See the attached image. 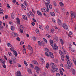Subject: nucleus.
Returning <instances> with one entry per match:
<instances>
[{"label": "nucleus", "mask_w": 76, "mask_h": 76, "mask_svg": "<svg viewBox=\"0 0 76 76\" xmlns=\"http://www.w3.org/2000/svg\"><path fill=\"white\" fill-rule=\"evenodd\" d=\"M45 4L47 7V8L46 7H44L43 8H42L41 9V10H42V12H48L49 11V9L48 8V5H49V3L48 2H45Z\"/></svg>", "instance_id": "1"}, {"label": "nucleus", "mask_w": 76, "mask_h": 76, "mask_svg": "<svg viewBox=\"0 0 76 76\" xmlns=\"http://www.w3.org/2000/svg\"><path fill=\"white\" fill-rule=\"evenodd\" d=\"M62 26L64 29H65L66 30H67V29H68V28H69V27L68 26H67V24H66V23H62Z\"/></svg>", "instance_id": "2"}, {"label": "nucleus", "mask_w": 76, "mask_h": 76, "mask_svg": "<svg viewBox=\"0 0 76 76\" xmlns=\"http://www.w3.org/2000/svg\"><path fill=\"white\" fill-rule=\"evenodd\" d=\"M50 66L51 67L52 69H55V68H56V67H57V65L56 64L54 63H51L50 64Z\"/></svg>", "instance_id": "3"}, {"label": "nucleus", "mask_w": 76, "mask_h": 76, "mask_svg": "<svg viewBox=\"0 0 76 76\" xmlns=\"http://www.w3.org/2000/svg\"><path fill=\"white\" fill-rule=\"evenodd\" d=\"M53 39L55 42H58V37H57L56 36H54L53 37Z\"/></svg>", "instance_id": "4"}, {"label": "nucleus", "mask_w": 76, "mask_h": 76, "mask_svg": "<svg viewBox=\"0 0 76 76\" xmlns=\"http://www.w3.org/2000/svg\"><path fill=\"white\" fill-rule=\"evenodd\" d=\"M35 70H36V72H37V73H39V71L40 70V69L38 67L36 66L34 68Z\"/></svg>", "instance_id": "5"}, {"label": "nucleus", "mask_w": 76, "mask_h": 76, "mask_svg": "<svg viewBox=\"0 0 76 76\" xmlns=\"http://www.w3.org/2000/svg\"><path fill=\"white\" fill-rule=\"evenodd\" d=\"M76 13L74 12L73 13H72L71 15V18H76Z\"/></svg>", "instance_id": "6"}, {"label": "nucleus", "mask_w": 76, "mask_h": 76, "mask_svg": "<svg viewBox=\"0 0 76 76\" xmlns=\"http://www.w3.org/2000/svg\"><path fill=\"white\" fill-rule=\"evenodd\" d=\"M23 17L24 20H28V18H27V17H26L25 15H23Z\"/></svg>", "instance_id": "7"}, {"label": "nucleus", "mask_w": 76, "mask_h": 76, "mask_svg": "<svg viewBox=\"0 0 76 76\" xmlns=\"http://www.w3.org/2000/svg\"><path fill=\"white\" fill-rule=\"evenodd\" d=\"M58 48L57 46L56 45H54L53 47H52V48L54 50H57V48Z\"/></svg>", "instance_id": "8"}, {"label": "nucleus", "mask_w": 76, "mask_h": 76, "mask_svg": "<svg viewBox=\"0 0 76 76\" xmlns=\"http://www.w3.org/2000/svg\"><path fill=\"white\" fill-rule=\"evenodd\" d=\"M20 31L21 33H23V30L22 29H23V26L21 25L20 27Z\"/></svg>", "instance_id": "9"}, {"label": "nucleus", "mask_w": 76, "mask_h": 76, "mask_svg": "<svg viewBox=\"0 0 76 76\" xmlns=\"http://www.w3.org/2000/svg\"><path fill=\"white\" fill-rule=\"evenodd\" d=\"M28 72L29 74H32V70L28 68L27 69Z\"/></svg>", "instance_id": "10"}, {"label": "nucleus", "mask_w": 76, "mask_h": 76, "mask_svg": "<svg viewBox=\"0 0 76 76\" xmlns=\"http://www.w3.org/2000/svg\"><path fill=\"white\" fill-rule=\"evenodd\" d=\"M72 75H76V72H75V69H72Z\"/></svg>", "instance_id": "11"}, {"label": "nucleus", "mask_w": 76, "mask_h": 76, "mask_svg": "<svg viewBox=\"0 0 76 76\" xmlns=\"http://www.w3.org/2000/svg\"><path fill=\"white\" fill-rule=\"evenodd\" d=\"M28 49L29 50H30V51H33V49H32V48L31 47V46L30 45H28Z\"/></svg>", "instance_id": "12"}, {"label": "nucleus", "mask_w": 76, "mask_h": 76, "mask_svg": "<svg viewBox=\"0 0 76 76\" xmlns=\"http://www.w3.org/2000/svg\"><path fill=\"white\" fill-rule=\"evenodd\" d=\"M58 23L60 26L62 25V24L61 23V20H60L59 19H58Z\"/></svg>", "instance_id": "13"}, {"label": "nucleus", "mask_w": 76, "mask_h": 76, "mask_svg": "<svg viewBox=\"0 0 76 76\" xmlns=\"http://www.w3.org/2000/svg\"><path fill=\"white\" fill-rule=\"evenodd\" d=\"M16 20L17 23H18V24H20V20L19 18H17L16 19Z\"/></svg>", "instance_id": "14"}, {"label": "nucleus", "mask_w": 76, "mask_h": 76, "mask_svg": "<svg viewBox=\"0 0 76 76\" xmlns=\"http://www.w3.org/2000/svg\"><path fill=\"white\" fill-rule=\"evenodd\" d=\"M13 35L12 36L14 37H18V34L16 33L13 32Z\"/></svg>", "instance_id": "15"}, {"label": "nucleus", "mask_w": 76, "mask_h": 76, "mask_svg": "<svg viewBox=\"0 0 76 76\" xmlns=\"http://www.w3.org/2000/svg\"><path fill=\"white\" fill-rule=\"evenodd\" d=\"M11 18L12 19H14V18H15V14L14 13L12 12L11 14Z\"/></svg>", "instance_id": "16"}, {"label": "nucleus", "mask_w": 76, "mask_h": 76, "mask_svg": "<svg viewBox=\"0 0 76 76\" xmlns=\"http://www.w3.org/2000/svg\"><path fill=\"white\" fill-rule=\"evenodd\" d=\"M13 54L15 56V57H17L18 56V54L17 53V52L16 51L14 50L13 51Z\"/></svg>", "instance_id": "17"}, {"label": "nucleus", "mask_w": 76, "mask_h": 76, "mask_svg": "<svg viewBox=\"0 0 76 76\" xmlns=\"http://www.w3.org/2000/svg\"><path fill=\"white\" fill-rule=\"evenodd\" d=\"M4 11H3V10L2 9L0 8V14H2L3 15V12Z\"/></svg>", "instance_id": "18"}, {"label": "nucleus", "mask_w": 76, "mask_h": 76, "mask_svg": "<svg viewBox=\"0 0 76 76\" xmlns=\"http://www.w3.org/2000/svg\"><path fill=\"white\" fill-rule=\"evenodd\" d=\"M50 14L52 16H55V13H54V12H51Z\"/></svg>", "instance_id": "19"}, {"label": "nucleus", "mask_w": 76, "mask_h": 76, "mask_svg": "<svg viewBox=\"0 0 76 76\" xmlns=\"http://www.w3.org/2000/svg\"><path fill=\"white\" fill-rule=\"evenodd\" d=\"M67 63L68 64H70V66L72 65V63H70V61L68 60V61H67Z\"/></svg>", "instance_id": "20"}, {"label": "nucleus", "mask_w": 76, "mask_h": 76, "mask_svg": "<svg viewBox=\"0 0 76 76\" xmlns=\"http://www.w3.org/2000/svg\"><path fill=\"white\" fill-rule=\"evenodd\" d=\"M21 7L23 9H24V10H26V7H25L24 6V5H23V4H21Z\"/></svg>", "instance_id": "21"}, {"label": "nucleus", "mask_w": 76, "mask_h": 76, "mask_svg": "<svg viewBox=\"0 0 76 76\" xmlns=\"http://www.w3.org/2000/svg\"><path fill=\"white\" fill-rule=\"evenodd\" d=\"M0 30L1 29H3V25H2V23H1L0 24Z\"/></svg>", "instance_id": "22"}, {"label": "nucleus", "mask_w": 76, "mask_h": 76, "mask_svg": "<svg viewBox=\"0 0 76 76\" xmlns=\"http://www.w3.org/2000/svg\"><path fill=\"white\" fill-rule=\"evenodd\" d=\"M37 13L38 15H39V16H41L42 15V14L41 13L40 11H37Z\"/></svg>", "instance_id": "23"}, {"label": "nucleus", "mask_w": 76, "mask_h": 76, "mask_svg": "<svg viewBox=\"0 0 76 76\" xmlns=\"http://www.w3.org/2000/svg\"><path fill=\"white\" fill-rule=\"evenodd\" d=\"M49 26H48V25H47L46 27H45V29H46V30H47V31H48V30H49Z\"/></svg>", "instance_id": "24"}, {"label": "nucleus", "mask_w": 76, "mask_h": 76, "mask_svg": "<svg viewBox=\"0 0 76 76\" xmlns=\"http://www.w3.org/2000/svg\"><path fill=\"white\" fill-rule=\"evenodd\" d=\"M29 12L31 15L32 16V17H33V18H34V13H32V12L31 11H30Z\"/></svg>", "instance_id": "25"}, {"label": "nucleus", "mask_w": 76, "mask_h": 76, "mask_svg": "<svg viewBox=\"0 0 76 76\" xmlns=\"http://www.w3.org/2000/svg\"><path fill=\"white\" fill-rule=\"evenodd\" d=\"M59 54H60L61 56H63V53L61 51V50H59Z\"/></svg>", "instance_id": "26"}, {"label": "nucleus", "mask_w": 76, "mask_h": 76, "mask_svg": "<svg viewBox=\"0 0 76 76\" xmlns=\"http://www.w3.org/2000/svg\"><path fill=\"white\" fill-rule=\"evenodd\" d=\"M53 70H55V71H56V72H58V68H57L56 67Z\"/></svg>", "instance_id": "27"}, {"label": "nucleus", "mask_w": 76, "mask_h": 76, "mask_svg": "<svg viewBox=\"0 0 76 76\" xmlns=\"http://www.w3.org/2000/svg\"><path fill=\"white\" fill-rule=\"evenodd\" d=\"M11 30H12V31H14L15 30V27L12 26L11 27Z\"/></svg>", "instance_id": "28"}, {"label": "nucleus", "mask_w": 76, "mask_h": 76, "mask_svg": "<svg viewBox=\"0 0 76 76\" xmlns=\"http://www.w3.org/2000/svg\"><path fill=\"white\" fill-rule=\"evenodd\" d=\"M7 45L9 47H12V45L10 43H8L7 44Z\"/></svg>", "instance_id": "29"}, {"label": "nucleus", "mask_w": 76, "mask_h": 76, "mask_svg": "<svg viewBox=\"0 0 76 76\" xmlns=\"http://www.w3.org/2000/svg\"><path fill=\"white\" fill-rule=\"evenodd\" d=\"M60 41L61 42V44H62V45H63V44H64V42H63V40H62V39H60Z\"/></svg>", "instance_id": "30"}, {"label": "nucleus", "mask_w": 76, "mask_h": 76, "mask_svg": "<svg viewBox=\"0 0 76 76\" xmlns=\"http://www.w3.org/2000/svg\"><path fill=\"white\" fill-rule=\"evenodd\" d=\"M49 56L51 57V58H54V55H53V54H52L51 55H49Z\"/></svg>", "instance_id": "31"}, {"label": "nucleus", "mask_w": 76, "mask_h": 76, "mask_svg": "<svg viewBox=\"0 0 76 76\" xmlns=\"http://www.w3.org/2000/svg\"><path fill=\"white\" fill-rule=\"evenodd\" d=\"M39 28L42 30H44V29L43 28L42 26L41 25H40L39 26Z\"/></svg>", "instance_id": "32"}, {"label": "nucleus", "mask_w": 76, "mask_h": 76, "mask_svg": "<svg viewBox=\"0 0 76 76\" xmlns=\"http://www.w3.org/2000/svg\"><path fill=\"white\" fill-rule=\"evenodd\" d=\"M45 54L46 56H47V57H49V55H48V54L47 52H45Z\"/></svg>", "instance_id": "33"}, {"label": "nucleus", "mask_w": 76, "mask_h": 76, "mask_svg": "<svg viewBox=\"0 0 76 76\" xmlns=\"http://www.w3.org/2000/svg\"><path fill=\"white\" fill-rule=\"evenodd\" d=\"M50 42L51 44H53V43H54V42L52 40H50Z\"/></svg>", "instance_id": "34"}, {"label": "nucleus", "mask_w": 76, "mask_h": 76, "mask_svg": "<svg viewBox=\"0 0 76 76\" xmlns=\"http://www.w3.org/2000/svg\"><path fill=\"white\" fill-rule=\"evenodd\" d=\"M53 4L54 6H57V3H56V2L53 1Z\"/></svg>", "instance_id": "35"}, {"label": "nucleus", "mask_w": 76, "mask_h": 76, "mask_svg": "<svg viewBox=\"0 0 76 76\" xmlns=\"http://www.w3.org/2000/svg\"><path fill=\"white\" fill-rule=\"evenodd\" d=\"M24 4L26 6H28V3H27V2L26 1H24Z\"/></svg>", "instance_id": "36"}, {"label": "nucleus", "mask_w": 76, "mask_h": 76, "mask_svg": "<svg viewBox=\"0 0 76 76\" xmlns=\"http://www.w3.org/2000/svg\"><path fill=\"white\" fill-rule=\"evenodd\" d=\"M45 51H47V53H49V52H50V51L49 50V49H47V48H45Z\"/></svg>", "instance_id": "37"}, {"label": "nucleus", "mask_w": 76, "mask_h": 76, "mask_svg": "<svg viewBox=\"0 0 76 76\" xmlns=\"http://www.w3.org/2000/svg\"><path fill=\"white\" fill-rule=\"evenodd\" d=\"M34 64H38V62L37 61H34Z\"/></svg>", "instance_id": "38"}, {"label": "nucleus", "mask_w": 76, "mask_h": 76, "mask_svg": "<svg viewBox=\"0 0 76 76\" xmlns=\"http://www.w3.org/2000/svg\"><path fill=\"white\" fill-rule=\"evenodd\" d=\"M46 68H47V69L48 68V67H49V64H48V63H47L46 64Z\"/></svg>", "instance_id": "39"}, {"label": "nucleus", "mask_w": 76, "mask_h": 76, "mask_svg": "<svg viewBox=\"0 0 76 76\" xmlns=\"http://www.w3.org/2000/svg\"><path fill=\"white\" fill-rule=\"evenodd\" d=\"M8 54L9 55V56H13L12 53L11 52H8Z\"/></svg>", "instance_id": "40"}, {"label": "nucleus", "mask_w": 76, "mask_h": 76, "mask_svg": "<svg viewBox=\"0 0 76 76\" xmlns=\"http://www.w3.org/2000/svg\"><path fill=\"white\" fill-rule=\"evenodd\" d=\"M71 66H70V64L69 65L68 64L67 66V67L68 69H70V67Z\"/></svg>", "instance_id": "41"}, {"label": "nucleus", "mask_w": 76, "mask_h": 76, "mask_svg": "<svg viewBox=\"0 0 76 76\" xmlns=\"http://www.w3.org/2000/svg\"><path fill=\"white\" fill-rule=\"evenodd\" d=\"M61 59L63 61L64 60V56L63 55H61Z\"/></svg>", "instance_id": "42"}, {"label": "nucleus", "mask_w": 76, "mask_h": 76, "mask_svg": "<svg viewBox=\"0 0 76 76\" xmlns=\"http://www.w3.org/2000/svg\"><path fill=\"white\" fill-rule=\"evenodd\" d=\"M38 44L39 45H41V43L40 41H38Z\"/></svg>", "instance_id": "43"}, {"label": "nucleus", "mask_w": 76, "mask_h": 76, "mask_svg": "<svg viewBox=\"0 0 76 76\" xmlns=\"http://www.w3.org/2000/svg\"><path fill=\"white\" fill-rule=\"evenodd\" d=\"M71 22L72 23H73V17H71Z\"/></svg>", "instance_id": "44"}, {"label": "nucleus", "mask_w": 76, "mask_h": 76, "mask_svg": "<svg viewBox=\"0 0 76 76\" xmlns=\"http://www.w3.org/2000/svg\"><path fill=\"white\" fill-rule=\"evenodd\" d=\"M60 5L61 6H63L64 5L61 2H60Z\"/></svg>", "instance_id": "45"}, {"label": "nucleus", "mask_w": 76, "mask_h": 76, "mask_svg": "<svg viewBox=\"0 0 76 76\" xmlns=\"http://www.w3.org/2000/svg\"><path fill=\"white\" fill-rule=\"evenodd\" d=\"M10 64H13V62H12V60H10Z\"/></svg>", "instance_id": "46"}, {"label": "nucleus", "mask_w": 76, "mask_h": 76, "mask_svg": "<svg viewBox=\"0 0 76 76\" xmlns=\"http://www.w3.org/2000/svg\"><path fill=\"white\" fill-rule=\"evenodd\" d=\"M24 64H25V65L26 66H28V64H27V62H26V61H24Z\"/></svg>", "instance_id": "47"}, {"label": "nucleus", "mask_w": 76, "mask_h": 76, "mask_svg": "<svg viewBox=\"0 0 76 76\" xmlns=\"http://www.w3.org/2000/svg\"><path fill=\"white\" fill-rule=\"evenodd\" d=\"M23 54H24L25 53H26V50L24 49L23 50Z\"/></svg>", "instance_id": "48"}, {"label": "nucleus", "mask_w": 76, "mask_h": 76, "mask_svg": "<svg viewBox=\"0 0 76 76\" xmlns=\"http://www.w3.org/2000/svg\"><path fill=\"white\" fill-rule=\"evenodd\" d=\"M16 39L17 40V41H20V39L19 38V37H17L16 38Z\"/></svg>", "instance_id": "49"}, {"label": "nucleus", "mask_w": 76, "mask_h": 76, "mask_svg": "<svg viewBox=\"0 0 76 76\" xmlns=\"http://www.w3.org/2000/svg\"><path fill=\"white\" fill-rule=\"evenodd\" d=\"M60 74H61L62 75H63V73L61 70H60Z\"/></svg>", "instance_id": "50"}, {"label": "nucleus", "mask_w": 76, "mask_h": 76, "mask_svg": "<svg viewBox=\"0 0 76 76\" xmlns=\"http://www.w3.org/2000/svg\"><path fill=\"white\" fill-rule=\"evenodd\" d=\"M52 20L53 22H54V23H56V20H55V19H53Z\"/></svg>", "instance_id": "51"}, {"label": "nucleus", "mask_w": 76, "mask_h": 76, "mask_svg": "<svg viewBox=\"0 0 76 76\" xmlns=\"http://www.w3.org/2000/svg\"><path fill=\"white\" fill-rule=\"evenodd\" d=\"M9 23L10 25H13V22L11 21Z\"/></svg>", "instance_id": "52"}, {"label": "nucleus", "mask_w": 76, "mask_h": 76, "mask_svg": "<svg viewBox=\"0 0 76 76\" xmlns=\"http://www.w3.org/2000/svg\"><path fill=\"white\" fill-rule=\"evenodd\" d=\"M33 40H34V41H36V38H35V37H33Z\"/></svg>", "instance_id": "53"}, {"label": "nucleus", "mask_w": 76, "mask_h": 76, "mask_svg": "<svg viewBox=\"0 0 76 76\" xmlns=\"http://www.w3.org/2000/svg\"><path fill=\"white\" fill-rule=\"evenodd\" d=\"M20 44H21V45H23V44H24V42H20Z\"/></svg>", "instance_id": "54"}, {"label": "nucleus", "mask_w": 76, "mask_h": 76, "mask_svg": "<svg viewBox=\"0 0 76 76\" xmlns=\"http://www.w3.org/2000/svg\"><path fill=\"white\" fill-rule=\"evenodd\" d=\"M5 18L6 19H8V18H9V16L8 15H6L5 16Z\"/></svg>", "instance_id": "55"}, {"label": "nucleus", "mask_w": 76, "mask_h": 76, "mask_svg": "<svg viewBox=\"0 0 76 76\" xmlns=\"http://www.w3.org/2000/svg\"><path fill=\"white\" fill-rule=\"evenodd\" d=\"M56 76H60V74L58 73H57L56 74Z\"/></svg>", "instance_id": "56"}, {"label": "nucleus", "mask_w": 76, "mask_h": 76, "mask_svg": "<svg viewBox=\"0 0 76 76\" xmlns=\"http://www.w3.org/2000/svg\"><path fill=\"white\" fill-rule=\"evenodd\" d=\"M66 59H67V60H69V56H66Z\"/></svg>", "instance_id": "57"}, {"label": "nucleus", "mask_w": 76, "mask_h": 76, "mask_svg": "<svg viewBox=\"0 0 76 76\" xmlns=\"http://www.w3.org/2000/svg\"><path fill=\"white\" fill-rule=\"evenodd\" d=\"M30 66L31 67V68H32V69H33V68H34V66L33 65H32V64H31Z\"/></svg>", "instance_id": "58"}, {"label": "nucleus", "mask_w": 76, "mask_h": 76, "mask_svg": "<svg viewBox=\"0 0 76 76\" xmlns=\"http://www.w3.org/2000/svg\"><path fill=\"white\" fill-rule=\"evenodd\" d=\"M3 67H4V68H6V65L4 64L3 65Z\"/></svg>", "instance_id": "59"}, {"label": "nucleus", "mask_w": 76, "mask_h": 76, "mask_svg": "<svg viewBox=\"0 0 76 76\" xmlns=\"http://www.w3.org/2000/svg\"><path fill=\"white\" fill-rule=\"evenodd\" d=\"M49 7L50 9H52V5H50L49 6Z\"/></svg>", "instance_id": "60"}, {"label": "nucleus", "mask_w": 76, "mask_h": 76, "mask_svg": "<svg viewBox=\"0 0 76 76\" xmlns=\"http://www.w3.org/2000/svg\"><path fill=\"white\" fill-rule=\"evenodd\" d=\"M42 63L43 64H45V61L44 60L42 61Z\"/></svg>", "instance_id": "61"}, {"label": "nucleus", "mask_w": 76, "mask_h": 76, "mask_svg": "<svg viewBox=\"0 0 76 76\" xmlns=\"http://www.w3.org/2000/svg\"><path fill=\"white\" fill-rule=\"evenodd\" d=\"M31 24L33 26H34L35 25V23L34 22H32L31 23Z\"/></svg>", "instance_id": "62"}, {"label": "nucleus", "mask_w": 76, "mask_h": 76, "mask_svg": "<svg viewBox=\"0 0 76 76\" xmlns=\"http://www.w3.org/2000/svg\"><path fill=\"white\" fill-rule=\"evenodd\" d=\"M36 32L37 33V34H38V33H39V31L37 29L36 30Z\"/></svg>", "instance_id": "63"}, {"label": "nucleus", "mask_w": 76, "mask_h": 76, "mask_svg": "<svg viewBox=\"0 0 76 76\" xmlns=\"http://www.w3.org/2000/svg\"><path fill=\"white\" fill-rule=\"evenodd\" d=\"M16 0H13L12 1V2L13 3H16Z\"/></svg>", "instance_id": "64"}]
</instances>
